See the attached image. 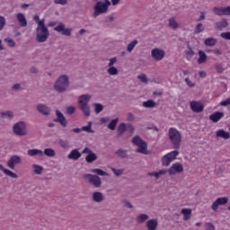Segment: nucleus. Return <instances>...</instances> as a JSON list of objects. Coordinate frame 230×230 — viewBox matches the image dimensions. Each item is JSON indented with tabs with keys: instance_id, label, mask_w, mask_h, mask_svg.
<instances>
[{
	"instance_id": "34",
	"label": "nucleus",
	"mask_w": 230,
	"mask_h": 230,
	"mask_svg": "<svg viewBox=\"0 0 230 230\" xmlns=\"http://www.w3.org/2000/svg\"><path fill=\"white\" fill-rule=\"evenodd\" d=\"M167 172H168L167 170L163 169L158 172H149V175L155 177L156 179H159L160 175H164L166 174Z\"/></svg>"
},
{
	"instance_id": "1",
	"label": "nucleus",
	"mask_w": 230,
	"mask_h": 230,
	"mask_svg": "<svg viewBox=\"0 0 230 230\" xmlns=\"http://www.w3.org/2000/svg\"><path fill=\"white\" fill-rule=\"evenodd\" d=\"M36 33L38 42H46L49 38V30L47 29L44 20H40L38 22Z\"/></svg>"
},
{
	"instance_id": "22",
	"label": "nucleus",
	"mask_w": 230,
	"mask_h": 230,
	"mask_svg": "<svg viewBox=\"0 0 230 230\" xmlns=\"http://www.w3.org/2000/svg\"><path fill=\"white\" fill-rule=\"evenodd\" d=\"M37 110L41 114H44V116H49V114H50V112H51V110L44 104H39L37 107Z\"/></svg>"
},
{
	"instance_id": "21",
	"label": "nucleus",
	"mask_w": 230,
	"mask_h": 230,
	"mask_svg": "<svg viewBox=\"0 0 230 230\" xmlns=\"http://www.w3.org/2000/svg\"><path fill=\"white\" fill-rule=\"evenodd\" d=\"M69 159H73L74 161H78L82 157V153L78 151V149H74L70 152V154L67 155Z\"/></svg>"
},
{
	"instance_id": "56",
	"label": "nucleus",
	"mask_w": 230,
	"mask_h": 230,
	"mask_svg": "<svg viewBox=\"0 0 230 230\" xmlns=\"http://www.w3.org/2000/svg\"><path fill=\"white\" fill-rule=\"evenodd\" d=\"M75 111H76V108H75L74 106L66 108V113L68 114H75Z\"/></svg>"
},
{
	"instance_id": "58",
	"label": "nucleus",
	"mask_w": 230,
	"mask_h": 230,
	"mask_svg": "<svg viewBox=\"0 0 230 230\" xmlns=\"http://www.w3.org/2000/svg\"><path fill=\"white\" fill-rule=\"evenodd\" d=\"M224 15H230V6L223 7Z\"/></svg>"
},
{
	"instance_id": "51",
	"label": "nucleus",
	"mask_w": 230,
	"mask_h": 230,
	"mask_svg": "<svg viewBox=\"0 0 230 230\" xmlns=\"http://www.w3.org/2000/svg\"><path fill=\"white\" fill-rule=\"evenodd\" d=\"M95 113L96 114H100V112H102V111H103V105L100 104V103H95Z\"/></svg>"
},
{
	"instance_id": "60",
	"label": "nucleus",
	"mask_w": 230,
	"mask_h": 230,
	"mask_svg": "<svg viewBox=\"0 0 230 230\" xmlns=\"http://www.w3.org/2000/svg\"><path fill=\"white\" fill-rule=\"evenodd\" d=\"M204 19H206V13H204L203 12L200 13L199 17L197 19L198 22H200V21H204Z\"/></svg>"
},
{
	"instance_id": "27",
	"label": "nucleus",
	"mask_w": 230,
	"mask_h": 230,
	"mask_svg": "<svg viewBox=\"0 0 230 230\" xmlns=\"http://www.w3.org/2000/svg\"><path fill=\"white\" fill-rule=\"evenodd\" d=\"M27 154L31 157H33L35 155H44V152H42V150H40V149H29L27 151Z\"/></svg>"
},
{
	"instance_id": "55",
	"label": "nucleus",
	"mask_w": 230,
	"mask_h": 230,
	"mask_svg": "<svg viewBox=\"0 0 230 230\" xmlns=\"http://www.w3.org/2000/svg\"><path fill=\"white\" fill-rule=\"evenodd\" d=\"M55 4H61L62 6L67 4V0H54Z\"/></svg>"
},
{
	"instance_id": "6",
	"label": "nucleus",
	"mask_w": 230,
	"mask_h": 230,
	"mask_svg": "<svg viewBox=\"0 0 230 230\" xmlns=\"http://www.w3.org/2000/svg\"><path fill=\"white\" fill-rule=\"evenodd\" d=\"M229 202V198L227 197H221L217 198L211 205V209L214 211H218V208L220 206H226Z\"/></svg>"
},
{
	"instance_id": "32",
	"label": "nucleus",
	"mask_w": 230,
	"mask_h": 230,
	"mask_svg": "<svg viewBox=\"0 0 230 230\" xmlns=\"http://www.w3.org/2000/svg\"><path fill=\"white\" fill-rule=\"evenodd\" d=\"M96 159H98V156L93 152L85 156L86 163H94Z\"/></svg>"
},
{
	"instance_id": "64",
	"label": "nucleus",
	"mask_w": 230,
	"mask_h": 230,
	"mask_svg": "<svg viewBox=\"0 0 230 230\" xmlns=\"http://www.w3.org/2000/svg\"><path fill=\"white\" fill-rule=\"evenodd\" d=\"M199 75L201 78H206L207 74H206L205 71H199Z\"/></svg>"
},
{
	"instance_id": "8",
	"label": "nucleus",
	"mask_w": 230,
	"mask_h": 230,
	"mask_svg": "<svg viewBox=\"0 0 230 230\" xmlns=\"http://www.w3.org/2000/svg\"><path fill=\"white\" fill-rule=\"evenodd\" d=\"M54 31H58V33H62L66 37L71 36V31H73L72 29H69V28L66 29V25H64V23H62V22L58 23V25H57L54 28Z\"/></svg>"
},
{
	"instance_id": "2",
	"label": "nucleus",
	"mask_w": 230,
	"mask_h": 230,
	"mask_svg": "<svg viewBox=\"0 0 230 230\" xmlns=\"http://www.w3.org/2000/svg\"><path fill=\"white\" fill-rule=\"evenodd\" d=\"M89 102H91V95L89 94H83L78 98L79 109L84 112V116H91Z\"/></svg>"
},
{
	"instance_id": "12",
	"label": "nucleus",
	"mask_w": 230,
	"mask_h": 230,
	"mask_svg": "<svg viewBox=\"0 0 230 230\" xmlns=\"http://www.w3.org/2000/svg\"><path fill=\"white\" fill-rule=\"evenodd\" d=\"M57 119H55L56 123H60L61 127L63 128H66L67 127V120L66 119V117L60 111H56Z\"/></svg>"
},
{
	"instance_id": "42",
	"label": "nucleus",
	"mask_w": 230,
	"mask_h": 230,
	"mask_svg": "<svg viewBox=\"0 0 230 230\" xmlns=\"http://www.w3.org/2000/svg\"><path fill=\"white\" fill-rule=\"evenodd\" d=\"M44 154L47 155V157H55V150L51 148L45 149Z\"/></svg>"
},
{
	"instance_id": "25",
	"label": "nucleus",
	"mask_w": 230,
	"mask_h": 230,
	"mask_svg": "<svg viewBox=\"0 0 230 230\" xmlns=\"http://www.w3.org/2000/svg\"><path fill=\"white\" fill-rule=\"evenodd\" d=\"M158 223L155 219H150L146 222L147 230H156Z\"/></svg>"
},
{
	"instance_id": "36",
	"label": "nucleus",
	"mask_w": 230,
	"mask_h": 230,
	"mask_svg": "<svg viewBox=\"0 0 230 230\" xmlns=\"http://www.w3.org/2000/svg\"><path fill=\"white\" fill-rule=\"evenodd\" d=\"M147 219H148V215H146V214H140L137 217V224H143V222H146Z\"/></svg>"
},
{
	"instance_id": "35",
	"label": "nucleus",
	"mask_w": 230,
	"mask_h": 230,
	"mask_svg": "<svg viewBox=\"0 0 230 230\" xmlns=\"http://www.w3.org/2000/svg\"><path fill=\"white\" fill-rule=\"evenodd\" d=\"M156 103L154 102V100H148L147 102H143V107H146V109H153V107H155Z\"/></svg>"
},
{
	"instance_id": "13",
	"label": "nucleus",
	"mask_w": 230,
	"mask_h": 230,
	"mask_svg": "<svg viewBox=\"0 0 230 230\" xmlns=\"http://www.w3.org/2000/svg\"><path fill=\"white\" fill-rule=\"evenodd\" d=\"M190 109L193 112H202V111H204V104H202V102H197V101H191L190 102Z\"/></svg>"
},
{
	"instance_id": "17",
	"label": "nucleus",
	"mask_w": 230,
	"mask_h": 230,
	"mask_svg": "<svg viewBox=\"0 0 230 230\" xmlns=\"http://www.w3.org/2000/svg\"><path fill=\"white\" fill-rule=\"evenodd\" d=\"M224 116H225L224 112L216 111L209 116V119L210 121H213V123H218V121L221 120L222 118H224Z\"/></svg>"
},
{
	"instance_id": "44",
	"label": "nucleus",
	"mask_w": 230,
	"mask_h": 230,
	"mask_svg": "<svg viewBox=\"0 0 230 230\" xmlns=\"http://www.w3.org/2000/svg\"><path fill=\"white\" fill-rule=\"evenodd\" d=\"M92 172L96 173L97 175H101V177L107 175V172L102 169H93Z\"/></svg>"
},
{
	"instance_id": "53",
	"label": "nucleus",
	"mask_w": 230,
	"mask_h": 230,
	"mask_svg": "<svg viewBox=\"0 0 230 230\" xmlns=\"http://www.w3.org/2000/svg\"><path fill=\"white\" fill-rule=\"evenodd\" d=\"M205 228L206 230H217L215 228V225H213V223L208 222L205 224Z\"/></svg>"
},
{
	"instance_id": "5",
	"label": "nucleus",
	"mask_w": 230,
	"mask_h": 230,
	"mask_svg": "<svg viewBox=\"0 0 230 230\" xmlns=\"http://www.w3.org/2000/svg\"><path fill=\"white\" fill-rule=\"evenodd\" d=\"M133 145H136V146H138L137 149V152L139 154H146V142H145L143 139H141V137L136 136L132 139Z\"/></svg>"
},
{
	"instance_id": "50",
	"label": "nucleus",
	"mask_w": 230,
	"mask_h": 230,
	"mask_svg": "<svg viewBox=\"0 0 230 230\" xmlns=\"http://www.w3.org/2000/svg\"><path fill=\"white\" fill-rule=\"evenodd\" d=\"M111 172H113V173H114L115 175H117V177H119V175H122V174H123V172H125V170H123V169H119V170H117V169H115V168H111Z\"/></svg>"
},
{
	"instance_id": "63",
	"label": "nucleus",
	"mask_w": 230,
	"mask_h": 230,
	"mask_svg": "<svg viewBox=\"0 0 230 230\" xmlns=\"http://www.w3.org/2000/svg\"><path fill=\"white\" fill-rule=\"evenodd\" d=\"M213 53H215V55H222V49H215L213 50Z\"/></svg>"
},
{
	"instance_id": "54",
	"label": "nucleus",
	"mask_w": 230,
	"mask_h": 230,
	"mask_svg": "<svg viewBox=\"0 0 230 230\" xmlns=\"http://www.w3.org/2000/svg\"><path fill=\"white\" fill-rule=\"evenodd\" d=\"M138 80H141L144 84H146L148 82V78L146 77V75L142 74L137 76Z\"/></svg>"
},
{
	"instance_id": "29",
	"label": "nucleus",
	"mask_w": 230,
	"mask_h": 230,
	"mask_svg": "<svg viewBox=\"0 0 230 230\" xmlns=\"http://www.w3.org/2000/svg\"><path fill=\"white\" fill-rule=\"evenodd\" d=\"M199 57L198 64H204L208 60V55H206L202 50L199 51Z\"/></svg>"
},
{
	"instance_id": "10",
	"label": "nucleus",
	"mask_w": 230,
	"mask_h": 230,
	"mask_svg": "<svg viewBox=\"0 0 230 230\" xmlns=\"http://www.w3.org/2000/svg\"><path fill=\"white\" fill-rule=\"evenodd\" d=\"M25 128L26 124L24 122H18L13 126V132L17 136H24L26 134Z\"/></svg>"
},
{
	"instance_id": "46",
	"label": "nucleus",
	"mask_w": 230,
	"mask_h": 230,
	"mask_svg": "<svg viewBox=\"0 0 230 230\" xmlns=\"http://www.w3.org/2000/svg\"><path fill=\"white\" fill-rule=\"evenodd\" d=\"M4 42H6L9 48H15V41L13 39L7 38L4 40Z\"/></svg>"
},
{
	"instance_id": "9",
	"label": "nucleus",
	"mask_w": 230,
	"mask_h": 230,
	"mask_svg": "<svg viewBox=\"0 0 230 230\" xmlns=\"http://www.w3.org/2000/svg\"><path fill=\"white\" fill-rule=\"evenodd\" d=\"M164 55H165L164 50H163L161 49H154L151 51V57L155 60H156V62H159V61L163 60V58H164Z\"/></svg>"
},
{
	"instance_id": "18",
	"label": "nucleus",
	"mask_w": 230,
	"mask_h": 230,
	"mask_svg": "<svg viewBox=\"0 0 230 230\" xmlns=\"http://www.w3.org/2000/svg\"><path fill=\"white\" fill-rule=\"evenodd\" d=\"M173 161V151L167 154L162 158L163 166H170V164Z\"/></svg>"
},
{
	"instance_id": "62",
	"label": "nucleus",
	"mask_w": 230,
	"mask_h": 230,
	"mask_svg": "<svg viewBox=\"0 0 230 230\" xmlns=\"http://www.w3.org/2000/svg\"><path fill=\"white\" fill-rule=\"evenodd\" d=\"M93 153V150L89 149V147H85L83 151L82 154H88L91 155Z\"/></svg>"
},
{
	"instance_id": "3",
	"label": "nucleus",
	"mask_w": 230,
	"mask_h": 230,
	"mask_svg": "<svg viewBox=\"0 0 230 230\" xmlns=\"http://www.w3.org/2000/svg\"><path fill=\"white\" fill-rule=\"evenodd\" d=\"M109 6H111V1L104 0V3L99 1L94 5V17H98V15H102V13H107L109 11Z\"/></svg>"
},
{
	"instance_id": "26",
	"label": "nucleus",
	"mask_w": 230,
	"mask_h": 230,
	"mask_svg": "<svg viewBox=\"0 0 230 230\" xmlns=\"http://www.w3.org/2000/svg\"><path fill=\"white\" fill-rule=\"evenodd\" d=\"M227 26H229V22H227V20L226 19H223L216 23V28L217 30H224V28H227Z\"/></svg>"
},
{
	"instance_id": "48",
	"label": "nucleus",
	"mask_w": 230,
	"mask_h": 230,
	"mask_svg": "<svg viewBox=\"0 0 230 230\" xmlns=\"http://www.w3.org/2000/svg\"><path fill=\"white\" fill-rule=\"evenodd\" d=\"M108 73L109 75H111V76H113L114 75H118V68L114 66H110L108 69Z\"/></svg>"
},
{
	"instance_id": "39",
	"label": "nucleus",
	"mask_w": 230,
	"mask_h": 230,
	"mask_svg": "<svg viewBox=\"0 0 230 230\" xmlns=\"http://www.w3.org/2000/svg\"><path fill=\"white\" fill-rule=\"evenodd\" d=\"M136 46H137V40H134L128 45L127 49H128V53H132V51L134 50V48H136Z\"/></svg>"
},
{
	"instance_id": "59",
	"label": "nucleus",
	"mask_w": 230,
	"mask_h": 230,
	"mask_svg": "<svg viewBox=\"0 0 230 230\" xmlns=\"http://www.w3.org/2000/svg\"><path fill=\"white\" fill-rule=\"evenodd\" d=\"M169 138L173 142V128H170L169 129Z\"/></svg>"
},
{
	"instance_id": "23",
	"label": "nucleus",
	"mask_w": 230,
	"mask_h": 230,
	"mask_svg": "<svg viewBox=\"0 0 230 230\" xmlns=\"http://www.w3.org/2000/svg\"><path fill=\"white\" fill-rule=\"evenodd\" d=\"M181 213L183 216V220L188 221L191 218V213H193V210H191V208H182Z\"/></svg>"
},
{
	"instance_id": "30",
	"label": "nucleus",
	"mask_w": 230,
	"mask_h": 230,
	"mask_svg": "<svg viewBox=\"0 0 230 230\" xmlns=\"http://www.w3.org/2000/svg\"><path fill=\"white\" fill-rule=\"evenodd\" d=\"M205 46L208 48H213V46H217V39L215 38H208L204 41Z\"/></svg>"
},
{
	"instance_id": "45",
	"label": "nucleus",
	"mask_w": 230,
	"mask_h": 230,
	"mask_svg": "<svg viewBox=\"0 0 230 230\" xmlns=\"http://www.w3.org/2000/svg\"><path fill=\"white\" fill-rule=\"evenodd\" d=\"M116 154L119 157H122V158L127 157V150L125 149H119L116 151Z\"/></svg>"
},
{
	"instance_id": "57",
	"label": "nucleus",
	"mask_w": 230,
	"mask_h": 230,
	"mask_svg": "<svg viewBox=\"0 0 230 230\" xmlns=\"http://www.w3.org/2000/svg\"><path fill=\"white\" fill-rule=\"evenodd\" d=\"M220 105L222 107H227V105H230V98H227L225 101L221 102Z\"/></svg>"
},
{
	"instance_id": "61",
	"label": "nucleus",
	"mask_w": 230,
	"mask_h": 230,
	"mask_svg": "<svg viewBox=\"0 0 230 230\" xmlns=\"http://www.w3.org/2000/svg\"><path fill=\"white\" fill-rule=\"evenodd\" d=\"M116 60L117 58H112L110 59V63H109V67H112V66H114V64H116Z\"/></svg>"
},
{
	"instance_id": "49",
	"label": "nucleus",
	"mask_w": 230,
	"mask_h": 230,
	"mask_svg": "<svg viewBox=\"0 0 230 230\" xmlns=\"http://www.w3.org/2000/svg\"><path fill=\"white\" fill-rule=\"evenodd\" d=\"M5 24H6V19L4 18V16L0 15V31H3Z\"/></svg>"
},
{
	"instance_id": "7",
	"label": "nucleus",
	"mask_w": 230,
	"mask_h": 230,
	"mask_svg": "<svg viewBox=\"0 0 230 230\" xmlns=\"http://www.w3.org/2000/svg\"><path fill=\"white\" fill-rule=\"evenodd\" d=\"M84 179H87L90 184H93L95 188L102 186V179L97 175L84 174Z\"/></svg>"
},
{
	"instance_id": "33",
	"label": "nucleus",
	"mask_w": 230,
	"mask_h": 230,
	"mask_svg": "<svg viewBox=\"0 0 230 230\" xmlns=\"http://www.w3.org/2000/svg\"><path fill=\"white\" fill-rule=\"evenodd\" d=\"M93 199L94 202H102L103 200V194L102 192H93Z\"/></svg>"
},
{
	"instance_id": "38",
	"label": "nucleus",
	"mask_w": 230,
	"mask_h": 230,
	"mask_svg": "<svg viewBox=\"0 0 230 230\" xmlns=\"http://www.w3.org/2000/svg\"><path fill=\"white\" fill-rule=\"evenodd\" d=\"M32 168H33L34 173H35L36 175H40V173H42V172H43V170H44V168H43L42 166L37 165V164H33V165H32Z\"/></svg>"
},
{
	"instance_id": "40",
	"label": "nucleus",
	"mask_w": 230,
	"mask_h": 230,
	"mask_svg": "<svg viewBox=\"0 0 230 230\" xmlns=\"http://www.w3.org/2000/svg\"><path fill=\"white\" fill-rule=\"evenodd\" d=\"M116 125H118V119H112V120L109 123L108 128H110V130H115V129H116Z\"/></svg>"
},
{
	"instance_id": "31",
	"label": "nucleus",
	"mask_w": 230,
	"mask_h": 230,
	"mask_svg": "<svg viewBox=\"0 0 230 230\" xmlns=\"http://www.w3.org/2000/svg\"><path fill=\"white\" fill-rule=\"evenodd\" d=\"M82 131L94 134V130H93V122L89 121L87 126L82 127Z\"/></svg>"
},
{
	"instance_id": "15",
	"label": "nucleus",
	"mask_w": 230,
	"mask_h": 230,
	"mask_svg": "<svg viewBox=\"0 0 230 230\" xmlns=\"http://www.w3.org/2000/svg\"><path fill=\"white\" fill-rule=\"evenodd\" d=\"M183 75H185V84L188 87H195V82H193V74L188 71H183Z\"/></svg>"
},
{
	"instance_id": "52",
	"label": "nucleus",
	"mask_w": 230,
	"mask_h": 230,
	"mask_svg": "<svg viewBox=\"0 0 230 230\" xmlns=\"http://www.w3.org/2000/svg\"><path fill=\"white\" fill-rule=\"evenodd\" d=\"M220 37L224 39V40H230V31L221 33Z\"/></svg>"
},
{
	"instance_id": "16",
	"label": "nucleus",
	"mask_w": 230,
	"mask_h": 230,
	"mask_svg": "<svg viewBox=\"0 0 230 230\" xmlns=\"http://www.w3.org/2000/svg\"><path fill=\"white\" fill-rule=\"evenodd\" d=\"M19 163H21V157L17 155H13L7 162V166L11 170H15V164H19Z\"/></svg>"
},
{
	"instance_id": "4",
	"label": "nucleus",
	"mask_w": 230,
	"mask_h": 230,
	"mask_svg": "<svg viewBox=\"0 0 230 230\" xmlns=\"http://www.w3.org/2000/svg\"><path fill=\"white\" fill-rule=\"evenodd\" d=\"M69 87V78L67 75H61L55 84V89L58 93H64Z\"/></svg>"
},
{
	"instance_id": "20",
	"label": "nucleus",
	"mask_w": 230,
	"mask_h": 230,
	"mask_svg": "<svg viewBox=\"0 0 230 230\" xmlns=\"http://www.w3.org/2000/svg\"><path fill=\"white\" fill-rule=\"evenodd\" d=\"M16 19H17L20 26H22V28L28 26V21H26V17L24 16V14L22 13H18L16 15Z\"/></svg>"
},
{
	"instance_id": "47",
	"label": "nucleus",
	"mask_w": 230,
	"mask_h": 230,
	"mask_svg": "<svg viewBox=\"0 0 230 230\" xmlns=\"http://www.w3.org/2000/svg\"><path fill=\"white\" fill-rule=\"evenodd\" d=\"M1 118H13V112L12 111H5L0 113Z\"/></svg>"
},
{
	"instance_id": "11",
	"label": "nucleus",
	"mask_w": 230,
	"mask_h": 230,
	"mask_svg": "<svg viewBox=\"0 0 230 230\" xmlns=\"http://www.w3.org/2000/svg\"><path fill=\"white\" fill-rule=\"evenodd\" d=\"M182 141V137L181 133L176 129H173V148L179 150L181 148V142Z\"/></svg>"
},
{
	"instance_id": "24",
	"label": "nucleus",
	"mask_w": 230,
	"mask_h": 230,
	"mask_svg": "<svg viewBox=\"0 0 230 230\" xmlns=\"http://www.w3.org/2000/svg\"><path fill=\"white\" fill-rule=\"evenodd\" d=\"M0 171L3 172L5 175L8 177H11L12 179H17V174L3 166V164H0Z\"/></svg>"
},
{
	"instance_id": "41",
	"label": "nucleus",
	"mask_w": 230,
	"mask_h": 230,
	"mask_svg": "<svg viewBox=\"0 0 230 230\" xmlns=\"http://www.w3.org/2000/svg\"><path fill=\"white\" fill-rule=\"evenodd\" d=\"M204 31V25L202 23H198L195 27L194 33L199 34L202 33Z\"/></svg>"
},
{
	"instance_id": "28",
	"label": "nucleus",
	"mask_w": 230,
	"mask_h": 230,
	"mask_svg": "<svg viewBox=\"0 0 230 230\" xmlns=\"http://www.w3.org/2000/svg\"><path fill=\"white\" fill-rule=\"evenodd\" d=\"M184 172V166L181 163H175L173 164V172L174 173H182Z\"/></svg>"
},
{
	"instance_id": "14",
	"label": "nucleus",
	"mask_w": 230,
	"mask_h": 230,
	"mask_svg": "<svg viewBox=\"0 0 230 230\" xmlns=\"http://www.w3.org/2000/svg\"><path fill=\"white\" fill-rule=\"evenodd\" d=\"M127 129L129 130L130 134H134V127L132 125H128L127 127V124L120 123L118 127L119 136H121V134H123V132H126Z\"/></svg>"
},
{
	"instance_id": "19",
	"label": "nucleus",
	"mask_w": 230,
	"mask_h": 230,
	"mask_svg": "<svg viewBox=\"0 0 230 230\" xmlns=\"http://www.w3.org/2000/svg\"><path fill=\"white\" fill-rule=\"evenodd\" d=\"M216 137H220L221 139L227 140L230 138V133L226 131L224 128H220L216 131Z\"/></svg>"
},
{
	"instance_id": "37",
	"label": "nucleus",
	"mask_w": 230,
	"mask_h": 230,
	"mask_svg": "<svg viewBox=\"0 0 230 230\" xmlns=\"http://www.w3.org/2000/svg\"><path fill=\"white\" fill-rule=\"evenodd\" d=\"M58 144H59V146H61V148H64L65 150H67V149L70 148L69 141H67V140L60 139V140L58 141Z\"/></svg>"
},
{
	"instance_id": "43",
	"label": "nucleus",
	"mask_w": 230,
	"mask_h": 230,
	"mask_svg": "<svg viewBox=\"0 0 230 230\" xmlns=\"http://www.w3.org/2000/svg\"><path fill=\"white\" fill-rule=\"evenodd\" d=\"M213 13L216 15H224V7H214Z\"/></svg>"
}]
</instances>
